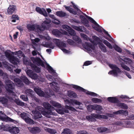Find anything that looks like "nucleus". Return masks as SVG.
<instances>
[{"label":"nucleus","instance_id":"obj_52","mask_svg":"<svg viewBox=\"0 0 134 134\" xmlns=\"http://www.w3.org/2000/svg\"><path fill=\"white\" fill-rule=\"evenodd\" d=\"M71 3H72L74 8L77 10V12H78L79 14H80L81 13H82L80 10L78 8L76 5H75L74 3H73L72 2H71Z\"/></svg>","mask_w":134,"mask_h":134},{"label":"nucleus","instance_id":"obj_29","mask_svg":"<svg viewBox=\"0 0 134 134\" xmlns=\"http://www.w3.org/2000/svg\"><path fill=\"white\" fill-rule=\"evenodd\" d=\"M31 67L32 70L35 72L37 73H39L40 71V69L36 65L32 64L31 65Z\"/></svg>","mask_w":134,"mask_h":134},{"label":"nucleus","instance_id":"obj_25","mask_svg":"<svg viewBox=\"0 0 134 134\" xmlns=\"http://www.w3.org/2000/svg\"><path fill=\"white\" fill-rule=\"evenodd\" d=\"M113 113L116 114H123L125 115H128V113L127 111V110L124 111L123 110H121L114 112Z\"/></svg>","mask_w":134,"mask_h":134},{"label":"nucleus","instance_id":"obj_9","mask_svg":"<svg viewBox=\"0 0 134 134\" xmlns=\"http://www.w3.org/2000/svg\"><path fill=\"white\" fill-rule=\"evenodd\" d=\"M32 62L36 64L38 66H41L43 67H44V62L40 58L37 57L36 58L32 57L31 58Z\"/></svg>","mask_w":134,"mask_h":134},{"label":"nucleus","instance_id":"obj_19","mask_svg":"<svg viewBox=\"0 0 134 134\" xmlns=\"http://www.w3.org/2000/svg\"><path fill=\"white\" fill-rule=\"evenodd\" d=\"M99 41L100 39L99 38L96 36H93L92 39L90 41L93 44L96 45L99 43Z\"/></svg>","mask_w":134,"mask_h":134},{"label":"nucleus","instance_id":"obj_41","mask_svg":"<svg viewBox=\"0 0 134 134\" xmlns=\"http://www.w3.org/2000/svg\"><path fill=\"white\" fill-rule=\"evenodd\" d=\"M118 106L122 109H127L128 108L127 105L124 103H120L118 104Z\"/></svg>","mask_w":134,"mask_h":134},{"label":"nucleus","instance_id":"obj_20","mask_svg":"<svg viewBox=\"0 0 134 134\" xmlns=\"http://www.w3.org/2000/svg\"><path fill=\"white\" fill-rule=\"evenodd\" d=\"M32 113L34 115V118L35 119H37L42 117V115L40 112L37 111H32Z\"/></svg>","mask_w":134,"mask_h":134},{"label":"nucleus","instance_id":"obj_28","mask_svg":"<svg viewBox=\"0 0 134 134\" xmlns=\"http://www.w3.org/2000/svg\"><path fill=\"white\" fill-rule=\"evenodd\" d=\"M20 79L26 84H29L30 81L26 76L24 75L22 76L21 77Z\"/></svg>","mask_w":134,"mask_h":134},{"label":"nucleus","instance_id":"obj_42","mask_svg":"<svg viewBox=\"0 0 134 134\" xmlns=\"http://www.w3.org/2000/svg\"><path fill=\"white\" fill-rule=\"evenodd\" d=\"M108 129L105 127H99L98 128V131L99 132H103L107 131Z\"/></svg>","mask_w":134,"mask_h":134},{"label":"nucleus","instance_id":"obj_8","mask_svg":"<svg viewBox=\"0 0 134 134\" xmlns=\"http://www.w3.org/2000/svg\"><path fill=\"white\" fill-rule=\"evenodd\" d=\"M21 117L24 119L27 124H34V122L28 116H27L26 113H23L21 114Z\"/></svg>","mask_w":134,"mask_h":134},{"label":"nucleus","instance_id":"obj_59","mask_svg":"<svg viewBox=\"0 0 134 134\" xmlns=\"http://www.w3.org/2000/svg\"><path fill=\"white\" fill-rule=\"evenodd\" d=\"M66 45L65 43L63 42H61L60 43V44L59 46L58 47H59L60 48H64L66 47Z\"/></svg>","mask_w":134,"mask_h":134},{"label":"nucleus","instance_id":"obj_23","mask_svg":"<svg viewBox=\"0 0 134 134\" xmlns=\"http://www.w3.org/2000/svg\"><path fill=\"white\" fill-rule=\"evenodd\" d=\"M94 110H96L97 113H99V111L102 110V106L97 104H94Z\"/></svg>","mask_w":134,"mask_h":134},{"label":"nucleus","instance_id":"obj_2","mask_svg":"<svg viewBox=\"0 0 134 134\" xmlns=\"http://www.w3.org/2000/svg\"><path fill=\"white\" fill-rule=\"evenodd\" d=\"M5 88L7 92L12 94L14 96H15V93L14 92L15 86L14 83L10 80H8L5 82Z\"/></svg>","mask_w":134,"mask_h":134},{"label":"nucleus","instance_id":"obj_14","mask_svg":"<svg viewBox=\"0 0 134 134\" xmlns=\"http://www.w3.org/2000/svg\"><path fill=\"white\" fill-rule=\"evenodd\" d=\"M28 129L31 133L34 134L38 133L40 131L39 127H29L28 128Z\"/></svg>","mask_w":134,"mask_h":134},{"label":"nucleus","instance_id":"obj_37","mask_svg":"<svg viewBox=\"0 0 134 134\" xmlns=\"http://www.w3.org/2000/svg\"><path fill=\"white\" fill-rule=\"evenodd\" d=\"M95 48V46L94 45H91L90 47H84V49H87V50L88 51H91L92 52V51H94Z\"/></svg>","mask_w":134,"mask_h":134},{"label":"nucleus","instance_id":"obj_5","mask_svg":"<svg viewBox=\"0 0 134 134\" xmlns=\"http://www.w3.org/2000/svg\"><path fill=\"white\" fill-rule=\"evenodd\" d=\"M86 118L88 121H96V120L95 118L98 119L103 118L105 119L108 118V116L105 115H102L94 113L92 114L91 116H87Z\"/></svg>","mask_w":134,"mask_h":134},{"label":"nucleus","instance_id":"obj_36","mask_svg":"<svg viewBox=\"0 0 134 134\" xmlns=\"http://www.w3.org/2000/svg\"><path fill=\"white\" fill-rule=\"evenodd\" d=\"M15 102L18 105L23 106L25 105V103L20 101L19 99H16L15 100Z\"/></svg>","mask_w":134,"mask_h":134},{"label":"nucleus","instance_id":"obj_63","mask_svg":"<svg viewBox=\"0 0 134 134\" xmlns=\"http://www.w3.org/2000/svg\"><path fill=\"white\" fill-rule=\"evenodd\" d=\"M72 102L73 104H75L80 105L81 103L79 102L78 101L76 100H72Z\"/></svg>","mask_w":134,"mask_h":134},{"label":"nucleus","instance_id":"obj_31","mask_svg":"<svg viewBox=\"0 0 134 134\" xmlns=\"http://www.w3.org/2000/svg\"><path fill=\"white\" fill-rule=\"evenodd\" d=\"M99 46L102 51L104 52H107V50L106 47L103 44L99 43Z\"/></svg>","mask_w":134,"mask_h":134},{"label":"nucleus","instance_id":"obj_11","mask_svg":"<svg viewBox=\"0 0 134 134\" xmlns=\"http://www.w3.org/2000/svg\"><path fill=\"white\" fill-rule=\"evenodd\" d=\"M0 120L3 121H9L11 122H13L15 124H16L18 123V121L15 120L9 117H8L7 118H5L3 116L1 115H0Z\"/></svg>","mask_w":134,"mask_h":134},{"label":"nucleus","instance_id":"obj_64","mask_svg":"<svg viewBox=\"0 0 134 134\" xmlns=\"http://www.w3.org/2000/svg\"><path fill=\"white\" fill-rule=\"evenodd\" d=\"M76 94L73 91L70 92L69 94V96L71 97H74L76 96Z\"/></svg>","mask_w":134,"mask_h":134},{"label":"nucleus","instance_id":"obj_61","mask_svg":"<svg viewBox=\"0 0 134 134\" xmlns=\"http://www.w3.org/2000/svg\"><path fill=\"white\" fill-rule=\"evenodd\" d=\"M121 65L122 67L125 70L127 71H129L130 70V68L126 65L122 64Z\"/></svg>","mask_w":134,"mask_h":134},{"label":"nucleus","instance_id":"obj_44","mask_svg":"<svg viewBox=\"0 0 134 134\" xmlns=\"http://www.w3.org/2000/svg\"><path fill=\"white\" fill-rule=\"evenodd\" d=\"M10 127L11 126L7 124H6L4 125H3V130L9 132Z\"/></svg>","mask_w":134,"mask_h":134},{"label":"nucleus","instance_id":"obj_17","mask_svg":"<svg viewBox=\"0 0 134 134\" xmlns=\"http://www.w3.org/2000/svg\"><path fill=\"white\" fill-rule=\"evenodd\" d=\"M51 21L49 19H46L41 24V26L44 29H48L49 26V24Z\"/></svg>","mask_w":134,"mask_h":134},{"label":"nucleus","instance_id":"obj_46","mask_svg":"<svg viewBox=\"0 0 134 134\" xmlns=\"http://www.w3.org/2000/svg\"><path fill=\"white\" fill-rule=\"evenodd\" d=\"M103 43L106 45L109 48L112 49L113 47L111 44L107 40H104L103 42Z\"/></svg>","mask_w":134,"mask_h":134},{"label":"nucleus","instance_id":"obj_43","mask_svg":"<svg viewBox=\"0 0 134 134\" xmlns=\"http://www.w3.org/2000/svg\"><path fill=\"white\" fill-rule=\"evenodd\" d=\"M64 108H58L56 109V111L59 114L62 115L64 114Z\"/></svg>","mask_w":134,"mask_h":134},{"label":"nucleus","instance_id":"obj_62","mask_svg":"<svg viewBox=\"0 0 134 134\" xmlns=\"http://www.w3.org/2000/svg\"><path fill=\"white\" fill-rule=\"evenodd\" d=\"M26 72L27 75L30 77L33 73L32 71L30 70H28Z\"/></svg>","mask_w":134,"mask_h":134},{"label":"nucleus","instance_id":"obj_55","mask_svg":"<svg viewBox=\"0 0 134 134\" xmlns=\"http://www.w3.org/2000/svg\"><path fill=\"white\" fill-rule=\"evenodd\" d=\"M94 105H89L87 107V110L89 111H91L94 110Z\"/></svg>","mask_w":134,"mask_h":134},{"label":"nucleus","instance_id":"obj_56","mask_svg":"<svg viewBox=\"0 0 134 134\" xmlns=\"http://www.w3.org/2000/svg\"><path fill=\"white\" fill-rule=\"evenodd\" d=\"M43 9L42 8L41 9L40 8L37 7L36 8V10L39 13L41 14L43 13Z\"/></svg>","mask_w":134,"mask_h":134},{"label":"nucleus","instance_id":"obj_57","mask_svg":"<svg viewBox=\"0 0 134 134\" xmlns=\"http://www.w3.org/2000/svg\"><path fill=\"white\" fill-rule=\"evenodd\" d=\"M65 107L66 109H68L73 111H74L76 110V109L74 107L67 105H65Z\"/></svg>","mask_w":134,"mask_h":134},{"label":"nucleus","instance_id":"obj_51","mask_svg":"<svg viewBox=\"0 0 134 134\" xmlns=\"http://www.w3.org/2000/svg\"><path fill=\"white\" fill-rule=\"evenodd\" d=\"M17 52L18 56L20 58H21L23 56H24V54L20 50L17 51Z\"/></svg>","mask_w":134,"mask_h":134},{"label":"nucleus","instance_id":"obj_39","mask_svg":"<svg viewBox=\"0 0 134 134\" xmlns=\"http://www.w3.org/2000/svg\"><path fill=\"white\" fill-rule=\"evenodd\" d=\"M49 16L50 17L54 19V20L53 21V23L57 25L59 24V21L55 19L56 18L53 15H49Z\"/></svg>","mask_w":134,"mask_h":134},{"label":"nucleus","instance_id":"obj_21","mask_svg":"<svg viewBox=\"0 0 134 134\" xmlns=\"http://www.w3.org/2000/svg\"><path fill=\"white\" fill-rule=\"evenodd\" d=\"M52 33L53 35L58 37L60 36L62 34L61 32L57 29L53 30L52 31Z\"/></svg>","mask_w":134,"mask_h":134},{"label":"nucleus","instance_id":"obj_18","mask_svg":"<svg viewBox=\"0 0 134 134\" xmlns=\"http://www.w3.org/2000/svg\"><path fill=\"white\" fill-rule=\"evenodd\" d=\"M43 105L44 107L47 110L51 109L53 110L54 108L52 106L49 104L47 102H45L43 103Z\"/></svg>","mask_w":134,"mask_h":134},{"label":"nucleus","instance_id":"obj_40","mask_svg":"<svg viewBox=\"0 0 134 134\" xmlns=\"http://www.w3.org/2000/svg\"><path fill=\"white\" fill-rule=\"evenodd\" d=\"M124 61L126 63V64H131L132 63V60L129 58H124Z\"/></svg>","mask_w":134,"mask_h":134},{"label":"nucleus","instance_id":"obj_49","mask_svg":"<svg viewBox=\"0 0 134 134\" xmlns=\"http://www.w3.org/2000/svg\"><path fill=\"white\" fill-rule=\"evenodd\" d=\"M91 100L93 102L95 103H100L102 102V100L100 99L96 98H92Z\"/></svg>","mask_w":134,"mask_h":134},{"label":"nucleus","instance_id":"obj_47","mask_svg":"<svg viewBox=\"0 0 134 134\" xmlns=\"http://www.w3.org/2000/svg\"><path fill=\"white\" fill-rule=\"evenodd\" d=\"M46 47L47 48H50L52 49H54V46L52 43H46Z\"/></svg>","mask_w":134,"mask_h":134},{"label":"nucleus","instance_id":"obj_15","mask_svg":"<svg viewBox=\"0 0 134 134\" xmlns=\"http://www.w3.org/2000/svg\"><path fill=\"white\" fill-rule=\"evenodd\" d=\"M34 90L39 96L41 97H44L45 94L44 92L40 89L36 87L34 88Z\"/></svg>","mask_w":134,"mask_h":134},{"label":"nucleus","instance_id":"obj_1","mask_svg":"<svg viewBox=\"0 0 134 134\" xmlns=\"http://www.w3.org/2000/svg\"><path fill=\"white\" fill-rule=\"evenodd\" d=\"M88 20L95 25L93 26V27L95 30L99 32H102V27L93 19L84 13V26H88Z\"/></svg>","mask_w":134,"mask_h":134},{"label":"nucleus","instance_id":"obj_12","mask_svg":"<svg viewBox=\"0 0 134 134\" xmlns=\"http://www.w3.org/2000/svg\"><path fill=\"white\" fill-rule=\"evenodd\" d=\"M19 131L18 127L11 126L9 132L13 134H17L19 132Z\"/></svg>","mask_w":134,"mask_h":134},{"label":"nucleus","instance_id":"obj_58","mask_svg":"<svg viewBox=\"0 0 134 134\" xmlns=\"http://www.w3.org/2000/svg\"><path fill=\"white\" fill-rule=\"evenodd\" d=\"M114 48L116 51L118 52H120L122 51L121 49L116 45H115L114 46Z\"/></svg>","mask_w":134,"mask_h":134},{"label":"nucleus","instance_id":"obj_38","mask_svg":"<svg viewBox=\"0 0 134 134\" xmlns=\"http://www.w3.org/2000/svg\"><path fill=\"white\" fill-rule=\"evenodd\" d=\"M3 64L4 67L6 69H7L10 71H12V68L9 66L7 64L6 62H4L3 63Z\"/></svg>","mask_w":134,"mask_h":134},{"label":"nucleus","instance_id":"obj_22","mask_svg":"<svg viewBox=\"0 0 134 134\" xmlns=\"http://www.w3.org/2000/svg\"><path fill=\"white\" fill-rule=\"evenodd\" d=\"M56 15L60 18H63L66 16L67 14L66 13L61 11L56 12Z\"/></svg>","mask_w":134,"mask_h":134},{"label":"nucleus","instance_id":"obj_16","mask_svg":"<svg viewBox=\"0 0 134 134\" xmlns=\"http://www.w3.org/2000/svg\"><path fill=\"white\" fill-rule=\"evenodd\" d=\"M27 28L29 32L34 31L36 29V25L35 24H29L27 25Z\"/></svg>","mask_w":134,"mask_h":134},{"label":"nucleus","instance_id":"obj_45","mask_svg":"<svg viewBox=\"0 0 134 134\" xmlns=\"http://www.w3.org/2000/svg\"><path fill=\"white\" fill-rule=\"evenodd\" d=\"M12 22H15L16 20H18L19 19V18L18 15H13L12 16Z\"/></svg>","mask_w":134,"mask_h":134},{"label":"nucleus","instance_id":"obj_53","mask_svg":"<svg viewBox=\"0 0 134 134\" xmlns=\"http://www.w3.org/2000/svg\"><path fill=\"white\" fill-rule=\"evenodd\" d=\"M47 131L49 133L52 134H55L56 133V130L53 129L48 128L47 129Z\"/></svg>","mask_w":134,"mask_h":134},{"label":"nucleus","instance_id":"obj_7","mask_svg":"<svg viewBox=\"0 0 134 134\" xmlns=\"http://www.w3.org/2000/svg\"><path fill=\"white\" fill-rule=\"evenodd\" d=\"M68 33L70 35L72 36L73 39L77 43L81 44L82 42V41L81 39L78 36L76 35V33L75 31L72 29L71 28L68 31Z\"/></svg>","mask_w":134,"mask_h":134},{"label":"nucleus","instance_id":"obj_48","mask_svg":"<svg viewBox=\"0 0 134 134\" xmlns=\"http://www.w3.org/2000/svg\"><path fill=\"white\" fill-rule=\"evenodd\" d=\"M43 108L41 106H38L36 108L35 111H37L41 113H42V112L43 111Z\"/></svg>","mask_w":134,"mask_h":134},{"label":"nucleus","instance_id":"obj_54","mask_svg":"<svg viewBox=\"0 0 134 134\" xmlns=\"http://www.w3.org/2000/svg\"><path fill=\"white\" fill-rule=\"evenodd\" d=\"M53 42L57 46H59L60 42L59 40L55 38L53 40Z\"/></svg>","mask_w":134,"mask_h":134},{"label":"nucleus","instance_id":"obj_24","mask_svg":"<svg viewBox=\"0 0 134 134\" xmlns=\"http://www.w3.org/2000/svg\"><path fill=\"white\" fill-rule=\"evenodd\" d=\"M47 110V111H43L42 114L46 117L49 118V115L52 114V110L50 109Z\"/></svg>","mask_w":134,"mask_h":134},{"label":"nucleus","instance_id":"obj_33","mask_svg":"<svg viewBox=\"0 0 134 134\" xmlns=\"http://www.w3.org/2000/svg\"><path fill=\"white\" fill-rule=\"evenodd\" d=\"M57 83L55 82H52L49 83V85L52 88H54L56 91H57L58 89L57 85H58Z\"/></svg>","mask_w":134,"mask_h":134},{"label":"nucleus","instance_id":"obj_10","mask_svg":"<svg viewBox=\"0 0 134 134\" xmlns=\"http://www.w3.org/2000/svg\"><path fill=\"white\" fill-rule=\"evenodd\" d=\"M16 6L13 5H10L8 8L7 12L9 14H12L16 13Z\"/></svg>","mask_w":134,"mask_h":134},{"label":"nucleus","instance_id":"obj_13","mask_svg":"<svg viewBox=\"0 0 134 134\" xmlns=\"http://www.w3.org/2000/svg\"><path fill=\"white\" fill-rule=\"evenodd\" d=\"M47 68L49 72L53 75V76L55 77H57V74L55 72V71L48 64H47Z\"/></svg>","mask_w":134,"mask_h":134},{"label":"nucleus","instance_id":"obj_30","mask_svg":"<svg viewBox=\"0 0 134 134\" xmlns=\"http://www.w3.org/2000/svg\"><path fill=\"white\" fill-rule=\"evenodd\" d=\"M51 104L53 106L58 108H59L61 107V106L60 104L57 103V102L53 101H51L50 102Z\"/></svg>","mask_w":134,"mask_h":134},{"label":"nucleus","instance_id":"obj_35","mask_svg":"<svg viewBox=\"0 0 134 134\" xmlns=\"http://www.w3.org/2000/svg\"><path fill=\"white\" fill-rule=\"evenodd\" d=\"M84 93L88 94L90 95L91 96H92L94 97H98V95L97 94L91 92H89L88 91H87L86 90L84 89Z\"/></svg>","mask_w":134,"mask_h":134},{"label":"nucleus","instance_id":"obj_4","mask_svg":"<svg viewBox=\"0 0 134 134\" xmlns=\"http://www.w3.org/2000/svg\"><path fill=\"white\" fill-rule=\"evenodd\" d=\"M114 125L122 126L125 128H133V121H125L123 120L120 121H117L114 123Z\"/></svg>","mask_w":134,"mask_h":134},{"label":"nucleus","instance_id":"obj_6","mask_svg":"<svg viewBox=\"0 0 134 134\" xmlns=\"http://www.w3.org/2000/svg\"><path fill=\"white\" fill-rule=\"evenodd\" d=\"M5 54L6 57L8 58L10 62L14 65H17L20 61L19 59L11 54L9 53L6 52Z\"/></svg>","mask_w":134,"mask_h":134},{"label":"nucleus","instance_id":"obj_50","mask_svg":"<svg viewBox=\"0 0 134 134\" xmlns=\"http://www.w3.org/2000/svg\"><path fill=\"white\" fill-rule=\"evenodd\" d=\"M62 134H71V132L69 129H64Z\"/></svg>","mask_w":134,"mask_h":134},{"label":"nucleus","instance_id":"obj_32","mask_svg":"<svg viewBox=\"0 0 134 134\" xmlns=\"http://www.w3.org/2000/svg\"><path fill=\"white\" fill-rule=\"evenodd\" d=\"M108 100L109 102L113 103H116L118 101V100L116 98L113 97H108Z\"/></svg>","mask_w":134,"mask_h":134},{"label":"nucleus","instance_id":"obj_27","mask_svg":"<svg viewBox=\"0 0 134 134\" xmlns=\"http://www.w3.org/2000/svg\"><path fill=\"white\" fill-rule=\"evenodd\" d=\"M0 102L4 105H7L8 104V99L5 97H0Z\"/></svg>","mask_w":134,"mask_h":134},{"label":"nucleus","instance_id":"obj_60","mask_svg":"<svg viewBox=\"0 0 134 134\" xmlns=\"http://www.w3.org/2000/svg\"><path fill=\"white\" fill-rule=\"evenodd\" d=\"M20 97L24 101H27L28 100V98L27 96L22 95Z\"/></svg>","mask_w":134,"mask_h":134},{"label":"nucleus","instance_id":"obj_26","mask_svg":"<svg viewBox=\"0 0 134 134\" xmlns=\"http://www.w3.org/2000/svg\"><path fill=\"white\" fill-rule=\"evenodd\" d=\"M25 92L26 94L30 96L31 97H34V92L32 90L27 89L25 90Z\"/></svg>","mask_w":134,"mask_h":134},{"label":"nucleus","instance_id":"obj_34","mask_svg":"<svg viewBox=\"0 0 134 134\" xmlns=\"http://www.w3.org/2000/svg\"><path fill=\"white\" fill-rule=\"evenodd\" d=\"M72 85L73 88L80 91L84 92V88H83L76 85Z\"/></svg>","mask_w":134,"mask_h":134},{"label":"nucleus","instance_id":"obj_3","mask_svg":"<svg viewBox=\"0 0 134 134\" xmlns=\"http://www.w3.org/2000/svg\"><path fill=\"white\" fill-rule=\"evenodd\" d=\"M109 66L112 70L108 72L109 75H111L114 76H117L121 72L120 69L116 65L113 64H109Z\"/></svg>","mask_w":134,"mask_h":134}]
</instances>
